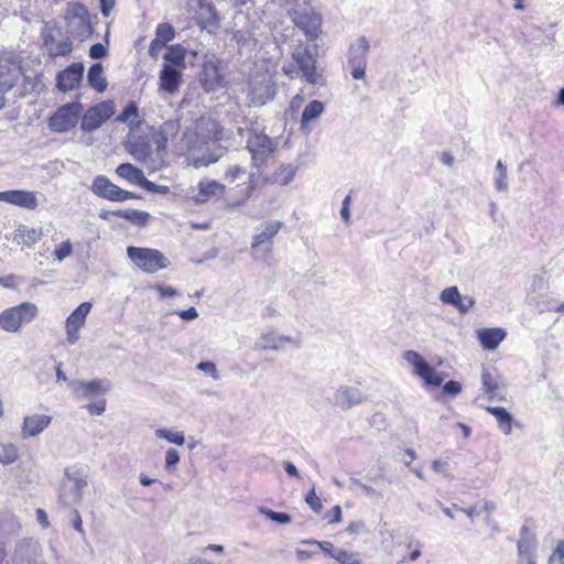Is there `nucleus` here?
<instances>
[{
    "label": "nucleus",
    "instance_id": "0eeeda50",
    "mask_svg": "<svg viewBox=\"0 0 564 564\" xmlns=\"http://www.w3.org/2000/svg\"><path fill=\"white\" fill-rule=\"evenodd\" d=\"M43 47L50 57L67 56L73 51L69 36H64L54 22H46L42 29Z\"/></svg>",
    "mask_w": 564,
    "mask_h": 564
},
{
    "label": "nucleus",
    "instance_id": "5fc2aeb1",
    "mask_svg": "<svg viewBox=\"0 0 564 564\" xmlns=\"http://www.w3.org/2000/svg\"><path fill=\"white\" fill-rule=\"evenodd\" d=\"M180 462V454L175 448H169L165 453V469L172 470Z\"/></svg>",
    "mask_w": 564,
    "mask_h": 564
},
{
    "label": "nucleus",
    "instance_id": "69168bd1",
    "mask_svg": "<svg viewBox=\"0 0 564 564\" xmlns=\"http://www.w3.org/2000/svg\"><path fill=\"white\" fill-rule=\"evenodd\" d=\"M174 313L177 314L184 321H194L198 317V312L195 307L175 311Z\"/></svg>",
    "mask_w": 564,
    "mask_h": 564
},
{
    "label": "nucleus",
    "instance_id": "338daca9",
    "mask_svg": "<svg viewBox=\"0 0 564 564\" xmlns=\"http://www.w3.org/2000/svg\"><path fill=\"white\" fill-rule=\"evenodd\" d=\"M153 289L160 293L161 297H164V296L172 297V296L177 295V291L174 288L169 286V285L155 284L153 286Z\"/></svg>",
    "mask_w": 564,
    "mask_h": 564
},
{
    "label": "nucleus",
    "instance_id": "4be33fe9",
    "mask_svg": "<svg viewBox=\"0 0 564 564\" xmlns=\"http://www.w3.org/2000/svg\"><path fill=\"white\" fill-rule=\"evenodd\" d=\"M52 423V416L46 414H30L24 416L21 437L26 440L40 435Z\"/></svg>",
    "mask_w": 564,
    "mask_h": 564
},
{
    "label": "nucleus",
    "instance_id": "052dcab7",
    "mask_svg": "<svg viewBox=\"0 0 564 564\" xmlns=\"http://www.w3.org/2000/svg\"><path fill=\"white\" fill-rule=\"evenodd\" d=\"M462 392V384L458 381L449 380L443 386V393L457 395Z\"/></svg>",
    "mask_w": 564,
    "mask_h": 564
},
{
    "label": "nucleus",
    "instance_id": "412c9836",
    "mask_svg": "<svg viewBox=\"0 0 564 564\" xmlns=\"http://www.w3.org/2000/svg\"><path fill=\"white\" fill-rule=\"evenodd\" d=\"M286 345L300 347L301 343L297 338L280 335L275 332H268L262 334L256 343V348L259 350H280Z\"/></svg>",
    "mask_w": 564,
    "mask_h": 564
},
{
    "label": "nucleus",
    "instance_id": "c756f323",
    "mask_svg": "<svg viewBox=\"0 0 564 564\" xmlns=\"http://www.w3.org/2000/svg\"><path fill=\"white\" fill-rule=\"evenodd\" d=\"M175 32L171 24L161 23L156 26L155 39L151 42L149 47V54L151 57L156 58L154 48H163L166 43L174 39Z\"/></svg>",
    "mask_w": 564,
    "mask_h": 564
},
{
    "label": "nucleus",
    "instance_id": "13d9d810",
    "mask_svg": "<svg viewBox=\"0 0 564 564\" xmlns=\"http://www.w3.org/2000/svg\"><path fill=\"white\" fill-rule=\"evenodd\" d=\"M475 303L476 302L474 297L469 295L460 296L456 310L462 314H466L475 305Z\"/></svg>",
    "mask_w": 564,
    "mask_h": 564
},
{
    "label": "nucleus",
    "instance_id": "ea45409f",
    "mask_svg": "<svg viewBox=\"0 0 564 564\" xmlns=\"http://www.w3.org/2000/svg\"><path fill=\"white\" fill-rule=\"evenodd\" d=\"M518 560H523L524 557H532V552L534 549V540L529 533L528 529L523 527L521 529V538L518 541Z\"/></svg>",
    "mask_w": 564,
    "mask_h": 564
},
{
    "label": "nucleus",
    "instance_id": "f8f14e48",
    "mask_svg": "<svg viewBox=\"0 0 564 564\" xmlns=\"http://www.w3.org/2000/svg\"><path fill=\"white\" fill-rule=\"evenodd\" d=\"M68 32L76 37H87L91 32L89 14L80 3H68L65 14Z\"/></svg>",
    "mask_w": 564,
    "mask_h": 564
},
{
    "label": "nucleus",
    "instance_id": "aec40b11",
    "mask_svg": "<svg viewBox=\"0 0 564 564\" xmlns=\"http://www.w3.org/2000/svg\"><path fill=\"white\" fill-rule=\"evenodd\" d=\"M84 65L73 63L64 70L57 74V88L64 93L77 88L83 79Z\"/></svg>",
    "mask_w": 564,
    "mask_h": 564
},
{
    "label": "nucleus",
    "instance_id": "39448f33",
    "mask_svg": "<svg viewBox=\"0 0 564 564\" xmlns=\"http://www.w3.org/2000/svg\"><path fill=\"white\" fill-rule=\"evenodd\" d=\"M37 313V306L31 302L8 307L0 313V327L8 333H18L23 325L34 321Z\"/></svg>",
    "mask_w": 564,
    "mask_h": 564
},
{
    "label": "nucleus",
    "instance_id": "5701e85b",
    "mask_svg": "<svg viewBox=\"0 0 564 564\" xmlns=\"http://www.w3.org/2000/svg\"><path fill=\"white\" fill-rule=\"evenodd\" d=\"M226 186L218 181L202 178L197 185V194L194 196L196 203L203 204L214 197L224 195Z\"/></svg>",
    "mask_w": 564,
    "mask_h": 564
},
{
    "label": "nucleus",
    "instance_id": "bf43d9fd",
    "mask_svg": "<svg viewBox=\"0 0 564 564\" xmlns=\"http://www.w3.org/2000/svg\"><path fill=\"white\" fill-rule=\"evenodd\" d=\"M246 174V170L239 165L229 166L226 172V178L234 182L241 178Z\"/></svg>",
    "mask_w": 564,
    "mask_h": 564
},
{
    "label": "nucleus",
    "instance_id": "c85d7f7f",
    "mask_svg": "<svg viewBox=\"0 0 564 564\" xmlns=\"http://www.w3.org/2000/svg\"><path fill=\"white\" fill-rule=\"evenodd\" d=\"M506 335L502 328H484L477 333L480 345L488 350L496 349L505 339Z\"/></svg>",
    "mask_w": 564,
    "mask_h": 564
},
{
    "label": "nucleus",
    "instance_id": "58836bf2",
    "mask_svg": "<svg viewBox=\"0 0 564 564\" xmlns=\"http://www.w3.org/2000/svg\"><path fill=\"white\" fill-rule=\"evenodd\" d=\"M119 122H127L130 129H135L141 124L139 109L134 102L128 104L122 112L116 118Z\"/></svg>",
    "mask_w": 564,
    "mask_h": 564
},
{
    "label": "nucleus",
    "instance_id": "f257e3e1",
    "mask_svg": "<svg viewBox=\"0 0 564 564\" xmlns=\"http://www.w3.org/2000/svg\"><path fill=\"white\" fill-rule=\"evenodd\" d=\"M156 143V153L152 156L151 144L144 137H130L126 143V149L140 163H143L150 172L160 171L164 166L163 152L165 150L166 138L159 133L154 137Z\"/></svg>",
    "mask_w": 564,
    "mask_h": 564
},
{
    "label": "nucleus",
    "instance_id": "864d4df0",
    "mask_svg": "<svg viewBox=\"0 0 564 564\" xmlns=\"http://www.w3.org/2000/svg\"><path fill=\"white\" fill-rule=\"evenodd\" d=\"M305 502L312 508L313 511L319 512L322 510V501L315 492V489L312 488L305 496Z\"/></svg>",
    "mask_w": 564,
    "mask_h": 564
},
{
    "label": "nucleus",
    "instance_id": "6e6d98bb",
    "mask_svg": "<svg viewBox=\"0 0 564 564\" xmlns=\"http://www.w3.org/2000/svg\"><path fill=\"white\" fill-rule=\"evenodd\" d=\"M351 485L360 488L362 490V492L368 497L382 498V494L380 491H377L372 487L361 482L359 479L352 478Z\"/></svg>",
    "mask_w": 564,
    "mask_h": 564
},
{
    "label": "nucleus",
    "instance_id": "6ab92c4d",
    "mask_svg": "<svg viewBox=\"0 0 564 564\" xmlns=\"http://www.w3.org/2000/svg\"><path fill=\"white\" fill-rule=\"evenodd\" d=\"M366 401L364 393L354 387L340 386L334 393V403L344 411Z\"/></svg>",
    "mask_w": 564,
    "mask_h": 564
},
{
    "label": "nucleus",
    "instance_id": "f704fd0d",
    "mask_svg": "<svg viewBox=\"0 0 564 564\" xmlns=\"http://www.w3.org/2000/svg\"><path fill=\"white\" fill-rule=\"evenodd\" d=\"M486 410L496 417L502 433L509 435L512 430V415L501 406H488Z\"/></svg>",
    "mask_w": 564,
    "mask_h": 564
},
{
    "label": "nucleus",
    "instance_id": "1a4fd4ad",
    "mask_svg": "<svg viewBox=\"0 0 564 564\" xmlns=\"http://www.w3.org/2000/svg\"><path fill=\"white\" fill-rule=\"evenodd\" d=\"M292 58L307 83L314 86L325 84L323 76L316 72V59L308 45L299 44L292 53Z\"/></svg>",
    "mask_w": 564,
    "mask_h": 564
},
{
    "label": "nucleus",
    "instance_id": "72a5a7b5",
    "mask_svg": "<svg viewBox=\"0 0 564 564\" xmlns=\"http://www.w3.org/2000/svg\"><path fill=\"white\" fill-rule=\"evenodd\" d=\"M87 80L90 87L98 93H102L107 88V82L104 76V67L100 63H95L90 66L87 75Z\"/></svg>",
    "mask_w": 564,
    "mask_h": 564
},
{
    "label": "nucleus",
    "instance_id": "e433bc0d",
    "mask_svg": "<svg viewBox=\"0 0 564 564\" xmlns=\"http://www.w3.org/2000/svg\"><path fill=\"white\" fill-rule=\"evenodd\" d=\"M115 216L123 218L139 227L145 226L150 219V215L147 212L137 209H118L116 210Z\"/></svg>",
    "mask_w": 564,
    "mask_h": 564
},
{
    "label": "nucleus",
    "instance_id": "4d7b16f0",
    "mask_svg": "<svg viewBox=\"0 0 564 564\" xmlns=\"http://www.w3.org/2000/svg\"><path fill=\"white\" fill-rule=\"evenodd\" d=\"M142 188H144L145 191H148L150 193L162 194V195H166L170 193L169 186L158 185L149 180H147V182H144V185Z\"/></svg>",
    "mask_w": 564,
    "mask_h": 564
},
{
    "label": "nucleus",
    "instance_id": "603ef678",
    "mask_svg": "<svg viewBox=\"0 0 564 564\" xmlns=\"http://www.w3.org/2000/svg\"><path fill=\"white\" fill-rule=\"evenodd\" d=\"M302 543L307 544L310 546H316L317 551L322 550L323 552L327 553L330 557H333V554L338 551L328 541H303Z\"/></svg>",
    "mask_w": 564,
    "mask_h": 564
},
{
    "label": "nucleus",
    "instance_id": "a19ab883",
    "mask_svg": "<svg viewBox=\"0 0 564 564\" xmlns=\"http://www.w3.org/2000/svg\"><path fill=\"white\" fill-rule=\"evenodd\" d=\"M494 184H495V188L498 192H507L508 191L507 165L501 160H498V162L496 164Z\"/></svg>",
    "mask_w": 564,
    "mask_h": 564
},
{
    "label": "nucleus",
    "instance_id": "37998d69",
    "mask_svg": "<svg viewBox=\"0 0 564 564\" xmlns=\"http://www.w3.org/2000/svg\"><path fill=\"white\" fill-rule=\"evenodd\" d=\"M155 435L159 438L166 440L167 442L176 444L178 446L185 443V436L183 432H174L169 429L160 427L155 430Z\"/></svg>",
    "mask_w": 564,
    "mask_h": 564
},
{
    "label": "nucleus",
    "instance_id": "9b49d317",
    "mask_svg": "<svg viewBox=\"0 0 564 564\" xmlns=\"http://www.w3.org/2000/svg\"><path fill=\"white\" fill-rule=\"evenodd\" d=\"M402 356L413 367L414 375L420 377L426 384L438 387L444 381V376L427 364L417 351L405 350Z\"/></svg>",
    "mask_w": 564,
    "mask_h": 564
},
{
    "label": "nucleus",
    "instance_id": "f03ea898",
    "mask_svg": "<svg viewBox=\"0 0 564 564\" xmlns=\"http://www.w3.org/2000/svg\"><path fill=\"white\" fill-rule=\"evenodd\" d=\"M88 474L83 467H67L59 487L58 501L65 507L78 505L88 487Z\"/></svg>",
    "mask_w": 564,
    "mask_h": 564
},
{
    "label": "nucleus",
    "instance_id": "a878e982",
    "mask_svg": "<svg viewBox=\"0 0 564 564\" xmlns=\"http://www.w3.org/2000/svg\"><path fill=\"white\" fill-rule=\"evenodd\" d=\"M481 384L484 392L488 395L489 400H501L503 398V390L500 387L498 375L495 369L482 368Z\"/></svg>",
    "mask_w": 564,
    "mask_h": 564
},
{
    "label": "nucleus",
    "instance_id": "680f3d73",
    "mask_svg": "<svg viewBox=\"0 0 564 564\" xmlns=\"http://www.w3.org/2000/svg\"><path fill=\"white\" fill-rule=\"evenodd\" d=\"M106 55H107V50L104 44L96 43V44L91 45V47L89 50V56L91 58L99 59V58L105 57Z\"/></svg>",
    "mask_w": 564,
    "mask_h": 564
},
{
    "label": "nucleus",
    "instance_id": "f3484780",
    "mask_svg": "<svg viewBox=\"0 0 564 564\" xmlns=\"http://www.w3.org/2000/svg\"><path fill=\"white\" fill-rule=\"evenodd\" d=\"M91 310L89 302H84L66 319V335L69 344L79 339V329L84 326L87 315Z\"/></svg>",
    "mask_w": 564,
    "mask_h": 564
},
{
    "label": "nucleus",
    "instance_id": "2eb2a0df",
    "mask_svg": "<svg viewBox=\"0 0 564 564\" xmlns=\"http://www.w3.org/2000/svg\"><path fill=\"white\" fill-rule=\"evenodd\" d=\"M115 107L112 101H102L88 108L83 117L80 129L85 132H91L101 127L112 115Z\"/></svg>",
    "mask_w": 564,
    "mask_h": 564
},
{
    "label": "nucleus",
    "instance_id": "49530a36",
    "mask_svg": "<svg viewBox=\"0 0 564 564\" xmlns=\"http://www.w3.org/2000/svg\"><path fill=\"white\" fill-rule=\"evenodd\" d=\"M296 170H297V167L292 164L282 165L279 169V172L276 173L275 180L279 181L283 185H286L293 181Z\"/></svg>",
    "mask_w": 564,
    "mask_h": 564
},
{
    "label": "nucleus",
    "instance_id": "2f4dec72",
    "mask_svg": "<svg viewBox=\"0 0 564 564\" xmlns=\"http://www.w3.org/2000/svg\"><path fill=\"white\" fill-rule=\"evenodd\" d=\"M43 236L42 228H30L28 226L21 225L15 231L14 239L26 247L34 246L39 240H41Z\"/></svg>",
    "mask_w": 564,
    "mask_h": 564
},
{
    "label": "nucleus",
    "instance_id": "423d86ee",
    "mask_svg": "<svg viewBox=\"0 0 564 564\" xmlns=\"http://www.w3.org/2000/svg\"><path fill=\"white\" fill-rule=\"evenodd\" d=\"M128 258L143 272L155 273L169 267V259L158 249L128 247Z\"/></svg>",
    "mask_w": 564,
    "mask_h": 564
},
{
    "label": "nucleus",
    "instance_id": "7c9ffc66",
    "mask_svg": "<svg viewBox=\"0 0 564 564\" xmlns=\"http://www.w3.org/2000/svg\"><path fill=\"white\" fill-rule=\"evenodd\" d=\"M116 173L121 178L127 180L128 182L132 184H137L141 187H143L144 182H147L148 178H145L143 172L135 167L134 165L130 163H122L116 169Z\"/></svg>",
    "mask_w": 564,
    "mask_h": 564
},
{
    "label": "nucleus",
    "instance_id": "4468645a",
    "mask_svg": "<svg viewBox=\"0 0 564 564\" xmlns=\"http://www.w3.org/2000/svg\"><path fill=\"white\" fill-rule=\"evenodd\" d=\"M90 189L96 196L110 202H126L138 198V195L120 188L105 175L96 176L91 183Z\"/></svg>",
    "mask_w": 564,
    "mask_h": 564
},
{
    "label": "nucleus",
    "instance_id": "cd10ccee",
    "mask_svg": "<svg viewBox=\"0 0 564 564\" xmlns=\"http://www.w3.org/2000/svg\"><path fill=\"white\" fill-rule=\"evenodd\" d=\"M202 150L191 151V165L195 169L208 166L216 163L223 155L224 149L221 147L208 148L205 152L199 153Z\"/></svg>",
    "mask_w": 564,
    "mask_h": 564
},
{
    "label": "nucleus",
    "instance_id": "a211bd4d",
    "mask_svg": "<svg viewBox=\"0 0 564 564\" xmlns=\"http://www.w3.org/2000/svg\"><path fill=\"white\" fill-rule=\"evenodd\" d=\"M0 202L19 206L28 210H34L39 206L36 193L24 189L0 192Z\"/></svg>",
    "mask_w": 564,
    "mask_h": 564
},
{
    "label": "nucleus",
    "instance_id": "8fccbe9b",
    "mask_svg": "<svg viewBox=\"0 0 564 564\" xmlns=\"http://www.w3.org/2000/svg\"><path fill=\"white\" fill-rule=\"evenodd\" d=\"M333 558H335L339 564H360L356 555L346 550L337 551L333 554Z\"/></svg>",
    "mask_w": 564,
    "mask_h": 564
},
{
    "label": "nucleus",
    "instance_id": "de8ad7c7",
    "mask_svg": "<svg viewBox=\"0 0 564 564\" xmlns=\"http://www.w3.org/2000/svg\"><path fill=\"white\" fill-rule=\"evenodd\" d=\"M73 252V245L69 240L63 241L53 252L54 258L62 262Z\"/></svg>",
    "mask_w": 564,
    "mask_h": 564
},
{
    "label": "nucleus",
    "instance_id": "b1692460",
    "mask_svg": "<svg viewBox=\"0 0 564 564\" xmlns=\"http://www.w3.org/2000/svg\"><path fill=\"white\" fill-rule=\"evenodd\" d=\"M74 394L79 398H90L105 393L108 387L104 386L101 380L95 379L91 381L73 380L69 383Z\"/></svg>",
    "mask_w": 564,
    "mask_h": 564
},
{
    "label": "nucleus",
    "instance_id": "9d476101",
    "mask_svg": "<svg viewBox=\"0 0 564 564\" xmlns=\"http://www.w3.org/2000/svg\"><path fill=\"white\" fill-rule=\"evenodd\" d=\"M83 105L78 101L59 107L50 118L48 128L53 132L63 133L72 130L78 123Z\"/></svg>",
    "mask_w": 564,
    "mask_h": 564
},
{
    "label": "nucleus",
    "instance_id": "7ed1b4c3",
    "mask_svg": "<svg viewBox=\"0 0 564 564\" xmlns=\"http://www.w3.org/2000/svg\"><path fill=\"white\" fill-rule=\"evenodd\" d=\"M224 137V129L217 121L202 117L196 123V130H187L183 134V142L187 151L203 150L209 141H220Z\"/></svg>",
    "mask_w": 564,
    "mask_h": 564
},
{
    "label": "nucleus",
    "instance_id": "bb28decb",
    "mask_svg": "<svg viewBox=\"0 0 564 564\" xmlns=\"http://www.w3.org/2000/svg\"><path fill=\"white\" fill-rule=\"evenodd\" d=\"M220 62L209 59L203 64L200 82L206 89H215L223 82V75L219 67Z\"/></svg>",
    "mask_w": 564,
    "mask_h": 564
},
{
    "label": "nucleus",
    "instance_id": "774afa93",
    "mask_svg": "<svg viewBox=\"0 0 564 564\" xmlns=\"http://www.w3.org/2000/svg\"><path fill=\"white\" fill-rule=\"evenodd\" d=\"M550 564H564V547L557 546L550 556Z\"/></svg>",
    "mask_w": 564,
    "mask_h": 564
},
{
    "label": "nucleus",
    "instance_id": "e2e57ef3",
    "mask_svg": "<svg viewBox=\"0 0 564 564\" xmlns=\"http://www.w3.org/2000/svg\"><path fill=\"white\" fill-rule=\"evenodd\" d=\"M87 410L93 415H101L106 410V401L99 400L97 402H91L87 405Z\"/></svg>",
    "mask_w": 564,
    "mask_h": 564
},
{
    "label": "nucleus",
    "instance_id": "4c0bfd02",
    "mask_svg": "<svg viewBox=\"0 0 564 564\" xmlns=\"http://www.w3.org/2000/svg\"><path fill=\"white\" fill-rule=\"evenodd\" d=\"M164 64H169L171 66L175 67H182L184 68L185 64V50L183 46L176 44L171 45L166 48V52L164 53Z\"/></svg>",
    "mask_w": 564,
    "mask_h": 564
},
{
    "label": "nucleus",
    "instance_id": "79ce46f5",
    "mask_svg": "<svg viewBox=\"0 0 564 564\" xmlns=\"http://www.w3.org/2000/svg\"><path fill=\"white\" fill-rule=\"evenodd\" d=\"M19 458L18 447L13 443H0V463L9 465Z\"/></svg>",
    "mask_w": 564,
    "mask_h": 564
},
{
    "label": "nucleus",
    "instance_id": "393cba45",
    "mask_svg": "<svg viewBox=\"0 0 564 564\" xmlns=\"http://www.w3.org/2000/svg\"><path fill=\"white\" fill-rule=\"evenodd\" d=\"M181 84V70L169 64H163L160 72V89L169 94H174L178 90Z\"/></svg>",
    "mask_w": 564,
    "mask_h": 564
},
{
    "label": "nucleus",
    "instance_id": "473e14b6",
    "mask_svg": "<svg viewBox=\"0 0 564 564\" xmlns=\"http://www.w3.org/2000/svg\"><path fill=\"white\" fill-rule=\"evenodd\" d=\"M325 110V106L319 100H312L310 101L301 117V130H308V124L316 120Z\"/></svg>",
    "mask_w": 564,
    "mask_h": 564
},
{
    "label": "nucleus",
    "instance_id": "20e7f679",
    "mask_svg": "<svg viewBox=\"0 0 564 564\" xmlns=\"http://www.w3.org/2000/svg\"><path fill=\"white\" fill-rule=\"evenodd\" d=\"M278 142L270 138L263 129L251 123L248 129L247 149L254 166H262L275 152Z\"/></svg>",
    "mask_w": 564,
    "mask_h": 564
},
{
    "label": "nucleus",
    "instance_id": "3c124183",
    "mask_svg": "<svg viewBox=\"0 0 564 564\" xmlns=\"http://www.w3.org/2000/svg\"><path fill=\"white\" fill-rule=\"evenodd\" d=\"M196 369L207 373L214 380H219L220 379V375L218 372L216 364L213 362V361H200L199 364L196 365Z\"/></svg>",
    "mask_w": 564,
    "mask_h": 564
},
{
    "label": "nucleus",
    "instance_id": "6e6552de",
    "mask_svg": "<svg viewBox=\"0 0 564 564\" xmlns=\"http://www.w3.org/2000/svg\"><path fill=\"white\" fill-rule=\"evenodd\" d=\"M282 227L280 220H269L261 225V231L258 232L251 243V253L254 259L268 260L273 249V238Z\"/></svg>",
    "mask_w": 564,
    "mask_h": 564
},
{
    "label": "nucleus",
    "instance_id": "dca6fc26",
    "mask_svg": "<svg viewBox=\"0 0 564 564\" xmlns=\"http://www.w3.org/2000/svg\"><path fill=\"white\" fill-rule=\"evenodd\" d=\"M369 48V42L365 36L358 37L350 45L348 64L351 67V76L354 79H362L365 77Z\"/></svg>",
    "mask_w": 564,
    "mask_h": 564
},
{
    "label": "nucleus",
    "instance_id": "c9c22d12",
    "mask_svg": "<svg viewBox=\"0 0 564 564\" xmlns=\"http://www.w3.org/2000/svg\"><path fill=\"white\" fill-rule=\"evenodd\" d=\"M20 70L9 65L0 64V91L10 90L17 83Z\"/></svg>",
    "mask_w": 564,
    "mask_h": 564
},
{
    "label": "nucleus",
    "instance_id": "0e129e2a",
    "mask_svg": "<svg viewBox=\"0 0 564 564\" xmlns=\"http://www.w3.org/2000/svg\"><path fill=\"white\" fill-rule=\"evenodd\" d=\"M238 44L242 46L253 47L256 45V40L250 35L246 36L241 31H237L234 35Z\"/></svg>",
    "mask_w": 564,
    "mask_h": 564
},
{
    "label": "nucleus",
    "instance_id": "ddd939ff",
    "mask_svg": "<svg viewBox=\"0 0 564 564\" xmlns=\"http://www.w3.org/2000/svg\"><path fill=\"white\" fill-rule=\"evenodd\" d=\"M275 95L272 76L268 73L252 76L249 82V99L254 106H263Z\"/></svg>",
    "mask_w": 564,
    "mask_h": 564
},
{
    "label": "nucleus",
    "instance_id": "09e8293b",
    "mask_svg": "<svg viewBox=\"0 0 564 564\" xmlns=\"http://www.w3.org/2000/svg\"><path fill=\"white\" fill-rule=\"evenodd\" d=\"M261 513L267 519H270L271 521H274V522H278V523H281V524H286V523H289L291 521V517L288 513H284V512H276V511H273V510H270V509L262 508L261 509Z\"/></svg>",
    "mask_w": 564,
    "mask_h": 564
},
{
    "label": "nucleus",
    "instance_id": "a18cd8bd",
    "mask_svg": "<svg viewBox=\"0 0 564 564\" xmlns=\"http://www.w3.org/2000/svg\"><path fill=\"white\" fill-rule=\"evenodd\" d=\"M206 1L207 0H197V3L199 6L200 10L203 11L199 14V17H197V20L205 21V22L213 24V23L217 22L216 12H215L214 7L209 2H206Z\"/></svg>",
    "mask_w": 564,
    "mask_h": 564
},
{
    "label": "nucleus",
    "instance_id": "c03bdc74",
    "mask_svg": "<svg viewBox=\"0 0 564 564\" xmlns=\"http://www.w3.org/2000/svg\"><path fill=\"white\" fill-rule=\"evenodd\" d=\"M460 296L457 286H448L441 292L440 300L443 304L452 305L456 308Z\"/></svg>",
    "mask_w": 564,
    "mask_h": 564
}]
</instances>
